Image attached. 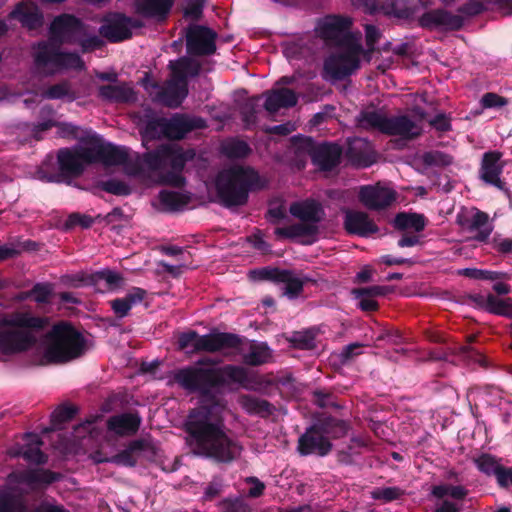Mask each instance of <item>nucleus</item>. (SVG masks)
<instances>
[{"label": "nucleus", "instance_id": "nucleus-17", "mask_svg": "<svg viewBox=\"0 0 512 512\" xmlns=\"http://www.w3.org/2000/svg\"><path fill=\"white\" fill-rule=\"evenodd\" d=\"M139 26L138 21L122 14H110L105 17L99 32L109 41L118 42L129 38L132 35V30Z\"/></svg>", "mask_w": 512, "mask_h": 512}, {"label": "nucleus", "instance_id": "nucleus-57", "mask_svg": "<svg viewBox=\"0 0 512 512\" xmlns=\"http://www.w3.org/2000/svg\"><path fill=\"white\" fill-rule=\"evenodd\" d=\"M353 294L355 297H359V296L375 297V296L383 295L384 288L380 287V286H373V287H369V288H359V289H354Z\"/></svg>", "mask_w": 512, "mask_h": 512}, {"label": "nucleus", "instance_id": "nucleus-1", "mask_svg": "<svg viewBox=\"0 0 512 512\" xmlns=\"http://www.w3.org/2000/svg\"><path fill=\"white\" fill-rule=\"evenodd\" d=\"M194 157L192 150L184 151L177 143L161 145L141 159L125 147L104 142L96 135L88 136L78 147L62 149L58 153L61 172L67 176L79 175L86 165L102 162L106 166H122L128 175L139 176L147 185L184 183L181 172L186 161Z\"/></svg>", "mask_w": 512, "mask_h": 512}, {"label": "nucleus", "instance_id": "nucleus-62", "mask_svg": "<svg viewBox=\"0 0 512 512\" xmlns=\"http://www.w3.org/2000/svg\"><path fill=\"white\" fill-rule=\"evenodd\" d=\"M365 32L367 45L370 47V49H373V46L379 37V31L375 26L367 25Z\"/></svg>", "mask_w": 512, "mask_h": 512}, {"label": "nucleus", "instance_id": "nucleus-46", "mask_svg": "<svg viewBox=\"0 0 512 512\" xmlns=\"http://www.w3.org/2000/svg\"><path fill=\"white\" fill-rule=\"evenodd\" d=\"M52 295L53 287L50 284H37L30 292L31 298L39 304L50 302Z\"/></svg>", "mask_w": 512, "mask_h": 512}, {"label": "nucleus", "instance_id": "nucleus-36", "mask_svg": "<svg viewBox=\"0 0 512 512\" xmlns=\"http://www.w3.org/2000/svg\"><path fill=\"white\" fill-rule=\"evenodd\" d=\"M146 292L141 288L131 289L125 297L111 301V308L120 317H125L132 307L142 302Z\"/></svg>", "mask_w": 512, "mask_h": 512}, {"label": "nucleus", "instance_id": "nucleus-19", "mask_svg": "<svg viewBox=\"0 0 512 512\" xmlns=\"http://www.w3.org/2000/svg\"><path fill=\"white\" fill-rule=\"evenodd\" d=\"M465 495L466 491L461 486H434L432 496L437 500L435 504L436 512H457L459 510L457 502L462 500Z\"/></svg>", "mask_w": 512, "mask_h": 512}, {"label": "nucleus", "instance_id": "nucleus-15", "mask_svg": "<svg viewBox=\"0 0 512 512\" xmlns=\"http://www.w3.org/2000/svg\"><path fill=\"white\" fill-rule=\"evenodd\" d=\"M249 277L254 280L275 279L282 283V291L285 296L292 299L302 291L303 284L308 278H301L290 271H278L259 269L250 271Z\"/></svg>", "mask_w": 512, "mask_h": 512}, {"label": "nucleus", "instance_id": "nucleus-40", "mask_svg": "<svg viewBox=\"0 0 512 512\" xmlns=\"http://www.w3.org/2000/svg\"><path fill=\"white\" fill-rule=\"evenodd\" d=\"M138 449H139V445L137 443H132L126 450L113 456L112 458L102 457L97 452L92 456V459L96 463L115 462L117 464H121V465H125V466H133L136 462V459L133 454Z\"/></svg>", "mask_w": 512, "mask_h": 512}, {"label": "nucleus", "instance_id": "nucleus-26", "mask_svg": "<svg viewBox=\"0 0 512 512\" xmlns=\"http://www.w3.org/2000/svg\"><path fill=\"white\" fill-rule=\"evenodd\" d=\"M23 443L19 447L12 448L10 455L22 456L29 462L43 463L45 456L40 450L42 444L40 437L37 434L29 433L23 437Z\"/></svg>", "mask_w": 512, "mask_h": 512}, {"label": "nucleus", "instance_id": "nucleus-31", "mask_svg": "<svg viewBox=\"0 0 512 512\" xmlns=\"http://www.w3.org/2000/svg\"><path fill=\"white\" fill-rule=\"evenodd\" d=\"M241 342L245 344V349L242 353H236V355H241L246 364L261 365L272 358V352L265 343H251L243 339H241Z\"/></svg>", "mask_w": 512, "mask_h": 512}, {"label": "nucleus", "instance_id": "nucleus-11", "mask_svg": "<svg viewBox=\"0 0 512 512\" xmlns=\"http://www.w3.org/2000/svg\"><path fill=\"white\" fill-rule=\"evenodd\" d=\"M171 79L156 95V99L169 107H177L187 95V78L198 74L199 64L189 58L170 62Z\"/></svg>", "mask_w": 512, "mask_h": 512}, {"label": "nucleus", "instance_id": "nucleus-13", "mask_svg": "<svg viewBox=\"0 0 512 512\" xmlns=\"http://www.w3.org/2000/svg\"><path fill=\"white\" fill-rule=\"evenodd\" d=\"M204 126L201 119L176 115L170 119L157 118L150 121L144 130V139L165 136L171 139H180L194 128Z\"/></svg>", "mask_w": 512, "mask_h": 512}, {"label": "nucleus", "instance_id": "nucleus-14", "mask_svg": "<svg viewBox=\"0 0 512 512\" xmlns=\"http://www.w3.org/2000/svg\"><path fill=\"white\" fill-rule=\"evenodd\" d=\"M351 21L340 16H327L320 20L316 26L317 35L325 43L337 47L346 46L348 41L360 43V37L349 33Z\"/></svg>", "mask_w": 512, "mask_h": 512}, {"label": "nucleus", "instance_id": "nucleus-6", "mask_svg": "<svg viewBox=\"0 0 512 512\" xmlns=\"http://www.w3.org/2000/svg\"><path fill=\"white\" fill-rule=\"evenodd\" d=\"M43 363H63L79 357L84 350L81 334L70 324H55L42 342Z\"/></svg>", "mask_w": 512, "mask_h": 512}, {"label": "nucleus", "instance_id": "nucleus-2", "mask_svg": "<svg viewBox=\"0 0 512 512\" xmlns=\"http://www.w3.org/2000/svg\"><path fill=\"white\" fill-rule=\"evenodd\" d=\"M223 412L224 405L214 395L204 393L199 407L189 414L187 428L195 454L230 462L241 454L242 446L226 434Z\"/></svg>", "mask_w": 512, "mask_h": 512}, {"label": "nucleus", "instance_id": "nucleus-61", "mask_svg": "<svg viewBox=\"0 0 512 512\" xmlns=\"http://www.w3.org/2000/svg\"><path fill=\"white\" fill-rule=\"evenodd\" d=\"M359 306L364 311H372L377 308V302L371 296H359Z\"/></svg>", "mask_w": 512, "mask_h": 512}, {"label": "nucleus", "instance_id": "nucleus-10", "mask_svg": "<svg viewBox=\"0 0 512 512\" xmlns=\"http://www.w3.org/2000/svg\"><path fill=\"white\" fill-rule=\"evenodd\" d=\"M362 58H367L361 43L348 41L346 46L337 47L324 61L323 77L329 81L344 79L360 67Z\"/></svg>", "mask_w": 512, "mask_h": 512}, {"label": "nucleus", "instance_id": "nucleus-45", "mask_svg": "<svg viewBox=\"0 0 512 512\" xmlns=\"http://www.w3.org/2000/svg\"><path fill=\"white\" fill-rule=\"evenodd\" d=\"M201 336L197 333L190 331L182 333L178 338V346L186 353H193L200 351Z\"/></svg>", "mask_w": 512, "mask_h": 512}, {"label": "nucleus", "instance_id": "nucleus-35", "mask_svg": "<svg viewBox=\"0 0 512 512\" xmlns=\"http://www.w3.org/2000/svg\"><path fill=\"white\" fill-rule=\"evenodd\" d=\"M212 387L219 383H239L243 384L248 376L247 371L243 367L227 365L219 369H211Z\"/></svg>", "mask_w": 512, "mask_h": 512}, {"label": "nucleus", "instance_id": "nucleus-50", "mask_svg": "<svg viewBox=\"0 0 512 512\" xmlns=\"http://www.w3.org/2000/svg\"><path fill=\"white\" fill-rule=\"evenodd\" d=\"M292 342L302 349H311L315 346L314 336L311 332H299L294 334Z\"/></svg>", "mask_w": 512, "mask_h": 512}, {"label": "nucleus", "instance_id": "nucleus-49", "mask_svg": "<svg viewBox=\"0 0 512 512\" xmlns=\"http://www.w3.org/2000/svg\"><path fill=\"white\" fill-rule=\"evenodd\" d=\"M105 191L115 195H129L131 188L124 182L119 180H109L103 184Z\"/></svg>", "mask_w": 512, "mask_h": 512}, {"label": "nucleus", "instance_id": "nucleus-33", "mask_svg": "<svg viewBox=\"0 0 512 512\" xmlns=\"http://www.w3.org/2000/svg\"><path fill=\"white\" fill-rule=\"evenodd\" d=\"M140 422L141 419L137 414L125 413L111 417L108 421V429L117 435H130L138 430Z\"/></svg>", "mask_w": 512, "mask_h": 512}, {"label": "nucleus", "instance_id": "nucleus-8", "mask_svg": "<svg viewBox=\"0 0 512 512\" xmlns=\"http://www.w3.org/2000/svg\"><path fill=\"white\" fill-rule=\"evenodd\" d=\"M425 114L420 108H415L411 115L387 117L379 111L364 112L360 118V126L375 128L391 135L403 138H413L422 132V122Z\"/></svg>", "mask_w": 512, "mask_h": 512}, {"label": "nucleus", "instance_id": "nucleus-58", "mask_svg": "<svg viewBox=\"0 0 512 512\" xmlns=\"http://www.w3.org/2000/svg\"><path fill=\"white\" fill-rule=\"evenodd\" d=\"M482 10V3L478 0H470L460 11L463 15H475Z\"/></svg>", "mask_w": 512, "mask_h": 512}, {"label": "nucleus", "instance_id": "nucleus-30", "mask_svg": "<svg viewBox=\"0 0 512 512\" xmlns=\"http://www.w3.org/2000/svg\"><path fill=\"white\" fill-rule=\"evenodd\" d=\"M89 283L100 293L110 292L124 285L122 276L112 270H103L92 274Z\"/></svg>", "mask_w": 512, "mask_h": 512}, {"label": "nucleus", "instance_id": "nucleus-22", "mask_svg": "<svg viewBox=\"0 0 512 512\" xmlns=\"http://www.w3.org/2000/svg\"><path fill=\"white\" fill-rule=\"evenodd\" d=\"M420 24L427 28L458 29L463 24V15H452L444 10L430 11L420 18Z\"/></svg>", "mask_w": 512, "mask_h": 512}, {"label": "nucleus", "instance_id": "nucleus-25", "mask_svg": "<svg viewBox=\"0 0 512 512\" xmlns=\"http://www.w3.org/2000/svg\"><path fill=\"white\" fill-rule=\"evenodd\" d=\"M175 380L185 389L198 390L204 388V382L212 386V372L211 369L187 368L177 372Z\"/></svg>", "mask_w": 512, "mask_h": 512}, {"label": "nucleus", "instance_id": "nucleus-41", "mask_svg": "<svg viewBox=\"0 0 512 512\" xmlns=\"http://www.w3.org/2000/svg\"><path fill=\"white\" fill-rule=\"evenodd\" d=\"M42 98L47 99H66L73 101L77 98V95L71 90L70 85L67 82L59 83L51 86L41 93Z\"/></svg>", "mask_w": 512, "mask_h": 512}, {"label": "nucleus", "instance_id": "nucleus-18", "mask_svg": "<svg viewBox=\"0 0 512 512\" xmlns=\"http://www.w3.org/2000/svg\"><path fill=\"white\" fill-rule=\"evenodd\" d=\"M457 223L466 230L478 231L475 239L478 241H486L493 227L488 222V215L476 208H464L457 215Z\"/></svg>", "mask_w": 512, "mask_h": 512}, {"label": "nucleus", "instance_id": "nucleus-42", "mask_svg": "<svg viewBox=\"0 0 512 512\" xmlns=\"http://www.w3.org/2000/svg\"><path fill=\"white\" fill-rule=\"evenodd\" d=\"M395 225L401 229L421 231L425 227V220L422 215L402 213L395 218Z\"/></svg>", "mask_w": 512, "mask_h": 512}, {"label": "nucleus", "instance_id": "nucleus-60", "mask_svg": "<svg viewBox=\"0 0 512 512\" xmlns=\"http://www.w3.org/2000/svg\"><path fill=\"white\" fill-rule=\"evenodd\" d=\"M430 124L439 131H447L450 129V121L444 114L437 115Z\"/></svg>", "mask_w": 512, "mask_h": 512}, {"label": "nucleus", "instance_id": "nucleus-23", "mask_svg": "<svg viewBox=\"0 0 512 512\" xmlns=\"http://www.w3.org/2000/svg\"><path fill=\"white\" fill-rule=\"evenodd\" d=\"M353 5L363 7L369 12H374L383 7L386 13L398 18H406L412 14L413 10L407 0H390L385 6L381 5L380 0H351Z\"/></svg>", "mask_w": 512, "mask_h": 512}, {"label": "nucleus", "instance_id": "nucleus-5", "mask_svg": "<svg viewBox=\"0 0 512 512\" xmlns=\"http://www.w3.org/2000/svg\"><path fill=\"white\" fill-rule=\"evenodd\" d=\"M262 185L263 183L255 170L242 166L223 169L214 181L219 201L228 207L244 204L248 197V191Z\"/></svg>", "mask_w": 512, "mask_h": 512}, {"label": "nucleus", "instance_id": "nucleus-4", "mask_svg": "<svg viewBox=\"0 0 512 512\" xmlns=\"http://www.w3.org/2000/svg\"><path fill=\"white\" fill-rule=\"evenodd\" d=\"M44 324L43 318L28 311L0 315V361L30 349Z\"/></svg>", "mask_w": 512, "mask_h": 512}, {"label": "nucleus", "instance_id": "nucleus-52", "mask_svg": "<svg viewBox=\"0 0 512 512\" xmlns=\"http://www.w3.org/2000/svg\"><path fill=\"white\" fill-rule=\"evenodd\" d=\"M465 274L468 277L474 279H485V280H496L501 276V273L489 271V270H479V269H467Z\"/></svg>", "mask_w": 512, "mask_h": 512}, {"label": "nucleus", "instance_id": "nucleus-47", "mask_svg": "<svg viewBox=\"0 0 512 512\" xmlns=\"http://www.w3.org/2000/svg\"><path fill=\"white\" fill-rule=\"evenodd\" d=\"M478 469L486 474H494L495 476L500 469L499 463L495 458L489 455H482L476 460Z\"/></svg>", "mask_w": 512, "mask_h": 512}, {"label": "nucleus", "instance_id": "nucleus-7", "mask_svg": "<svg viewBox=\"0 0 512 512\" xmlns=\"http://www.w3.org/2000/svg\"><path fill=\"white\" fill-rule=\"evenodd\" d=\"M56 479L54 473L42 469L12 473L8 478V489L0 493V512H25L22 492Z\"/></svg>", "mask_w": 512, "mask_h": 512}, {"label": "nucleus", "instance_id": "nucleus-55", "mask_svg": "<svg viewBox=\"0 0 512 512\" xmlns=\"http://www.w3.org/2000/svg\"><path fill=\"white\" fill-rule=\"evenodd\" d=\"M460 353L463 354V356L466 357L467 360L469 361H474L479 363L480 365H485L484 356L480 352L474 350L471 347L462 346L460 348Z\"/></svg>", "mask_w": 512, "mask_h": 512}, {"label": "nucleus", "instance_id": "nucleus-16", "mask_svg": "<svg viewBox=\"0 0 512 512\" xmlns=\"http://www.w3.org/2000/svg\"><path fill=\"white\" fill-rule=\"evenodd\" d=\"M245 344L241 338L229 333H211L201 336L200 351L221 352L224 355H236L242 353Z\"/></svg>", "mask_w": 512, "mask_h": 512}, {"label": "nucleus", "instance_id": "nucleus-27", "mask_svg": "<svg viewBox=\"0 0 512 512\" xmlns=\"http://www.w3.org/2000/svg\"><path fill=\"white\" fill-rule=\"evenodd\" d=\"M298 97L295 92L287 88H274L266 93L264 107L269 113H275L282 108L296 105Z\"/></svg>", "mask_w": 512, "mask_h": 512}, {"label": "nucleus", "instance_id": "nucleus-54", "mask_svg": "<svg viewBox=\"0 0 512 512\" xmlns=\"http://www.w3.org/2000/svg\"><path fill=\"white\" fill-rule=\"evenodd\" d=\"M493 247L501 253L512 252V239L495 236L492 240Z\"/></svg>", "mask_w": 512, "mask_h": 512}, {"label": "nucleus", "instance_id": "nucleus-59", "mask_svg": "<svg viewBox=\"0 0 512 512\" xmlns=\"http://www.w3.org/2000/svg\"><path fill=\"white\" fill-rule=\"evenodd\" d=\"M361 345L358 343L350 344L346 346L341 354L340 357L342 358V363H345L346 361L350 360L353 355H357L360 353Z\"/></svg>", "mask_w": 512, "mask_h": 512}, {"label": "nucleus", "instance_id": "nucleus-21", "mask_svg": "<svg viewBox=\"0 0 512 512\" xmlns=\"http://www.w3.org/2000/svg\"><path fill=\"white\" fill-rule=\"evenodd\" d=\"M360 201L369 209L378 210L390 205L396 198L395 192L388 186H364L359 192Z\"/></svg>", "mask_w": 512, "mask_h": 512}, {"label": "nucleus", "instance_id": "nucleus-24", "mask_svg": "<svg viewBox=\"0 0 512 512\" xmlns=\"http://www.w3.org/2000/svg\"><path fill=\"white\" fill-rule=\"evenodd\" d=\"M501 153L488 152L485 153L481 165V178L488 184L494 185L499 189H503V183L500 175L503 170V164L500 162Z\"/></svg>", "mask_w": 512, "mask_h": 512}, {"label": "nucleus", "instance_id": "nucleus-39", "mask_svg": "<svg viewBox=\"0 0 512 512\" xmlns=\"http://www.w3.org/2000/svg\"><path fill=\"white\" fill-rule=\"evenodd\" d=\"M485 311L512 318V299H501L493 294L486 295Z\"/></svg>", "mask_w": 512, "mask_h": 512}, {"label": "nucleus", "instance_id": "nucleus-12", "mask_svg": "<svg viewBox=\"0 0 512 512\" xmlns=\"http://www.w3.org/2000/svg\"><path fill=\"white\" fill-rule=\"evenodd\" d=\"M347 425L340 420H329L324 424H316L308 429L298 441V450L302 455H326L331 450L329 438L345 435Z\"/></svg>", "mask_w": 512, "mask_h": 512}, {"label": "nucleus", "instance_id": "nucleus-44", "mask_svg": "<svg viewBox=\"0 0 512 512\" xmlns=\"http://www.w3.org/2000/svg\"><path fill=\"white\" fill-rule=\"evenodd\" d=\"M508 104V100L496 93H485L480 99V109H476L471 113L478 116L483 113L484 109L499 108Z\"/></svg>", "mask_w": 512, "mask_h": 512}, {"label": "nucleus", "instance_id": "nucleus-28", "mask_svg": "<svg viewBox=\"0 0 512 512\" xmlns=\"http://www.w3.org/2000/svg\"><path fill=\"white\" fill-rule=\"evenodd\" d=\"M345 228L348 232L360 236H369L378 230L377 226L369 219L368 215L359 211L346 212Z\"/></svg>", "mask_w": 512, "mask_h": 512}, {"label": "nucleus", "instance_id": "nucleus-9", "mask_svg": "<svg viewBox=\"0 0 512 512\" xmlns=\"http://www.w3.org/2000/svg\"><path fill=\"white\" fill-rule=\"evenodd\" d=\"M289 211L301 223L275 230L278 237L298 239L303 243H312L318 231V222L322 218L321 206L313 200L298 201L291 204Z\"/></svg>", "mask_w": 512, "mask_h": 512}, {"label": "nucleus", "instance_id": "nucleus-38", "mask_svg": "<svg viewBox=\"0 0 512 512\" xmlns=\"http://www.w3.org/2000/svg\"><path fill=\"white\" fill-rule=\"evenodd\" d=\"M190 196L182 191L162 190L159 193V202L164 210L174 211L185 207Z\"/></svg>", "mask_w": 512, "mask_h": 512}, {"label": "nucleus", "instance_id": "nucleus-51", "mask_svg": "<svg viewBox=\"0 0 512 512\" xmlns=\"http://www.w3.org/2000/svg\"><path fill=\"white\" fill-rule=\"evenodd\" d=\"M400 490L395 487L381 488L372 492V496L375 499H383L385 501H391L398 498Z\"/></svg>", "mask_w": 512, "mask_h": 512}, {"label": "nucleus", "instance_id": "nucleus-63", "mask_svg": "<svg viewBox=\"0 0 512 512\" xmlns=\"http://www.w3.org/2000/svg\"><path fill=\"white\" fill-rule=\"evenodd\" d=\"M295 130V126L292 123H285L281 125H276L268 129L270 133H277L281 135H287Z\"/></svg>", "mask_w": 512, "mask_h": 512}, {"label": "nucleus", "instance_id": "nucleus-32", "mask_svg": "<svg viewBox=\"0 0 512 512\" xmlns=\"http://www.w3.org/2000/svg\"><path fill=\"white\" fill-rule=\"evenodd\" d=\"M341 149L336 144L318 146L312 154L313 162L323 170L334 167L340 159Z\"/></svg>", "mask_w": 512, "mask_h": 512}, {"label": "nucleus", "instance_id": "nucleus-29", "mask_svg": "<svg viewBox=\"0 0 512 512\" xmlns=\"http://www.w3.org/2000/svg\"><path fill=\"white\" fill-rule=\"evenodd\" d=\"M11 17L17 18L23 26L34 29L42 24L43 16L37 5L32 1H25L16 6Z\"/></svg>", "mask_w": 512, "mask_h": 512}, {"label": "nucleus", "instance_id": "nucleus-56", "mask_svg": "<svg viewBox=\"0 0 512 512\" xmlns=\"http://www.w3.org/2000/svg\"><path fill=\"white\" fill-rule=\"evenodd\" d=\"M497 482L503 487L512 485V467L503 468L500 467L496 475Z\"/></svg>", "mask_w": 512, "mask_h": 512}, {"label": "nucleus", "instance_id": "nucleus-64", "mask_svg": "<svg viewBox=\"0 0 512 512\" xmlns=\"http://www.w3.org/2000/svg\"><path fill=\"white\" fill-rule=\"evenodd\" d=\"M34 512H69L64 507L59 505H43L36 509Z\"/></svg>", "mask_w": 512, "mask_h": 512}, {"label": "nucleus", "instance_id": "nucleus-43", "mask_svg": "<svg viewBox=\"0 0 512 512\" xmlns=\"http://www.w3.org/2000/svg\"><path fill=\"white\" fill-rule=\"evenodd\" d=\"M222 152L229 158H243L250 152V148L244 141L230 139L222 144Z\"/></svg>", "mask_w": 512, "mask_h": 512}, {"label": "nucleus", "instance_id": "nucleus-34", "mask_svg": "<svg viewBox=\"0 0 512 512\" xmlns=\"http://www.w3.org/2000/svg\"><path fill=\"white\" fill-rule=\"evenodd\" d=\"M173 0H137L136 12L144 17L163 19L169 12Z\"/></svg>", "mask_w": 512, "mask_h": 512}, {"label": "nucleus", "instance_id": "nucleus-20", "mask_svg": "<svg viewBox=\"0 0 512 512\" xmlns=\"http://www.w3.org/2000/svg\"><path fill=\"white\" fill-rule=\"evenodd\" d=\"M187 49L191 54H211L215 50V33L202 26H192L187 32Z\"/></svg>", "mask_w": 512, "mask_h": 512}, {"label": "nucleus", "instance_id": "nucleus-48", "mask_svg": "<svg viewBox=\"0 0 512 512\" xmlns=\"http://www.w3.org/2000/svg\"><path fill=\"white\" fill-rule=\"evenodd\" d=\"M422 159L427 165H448L451 163V157L439 151L427 152L422 156Z\"/></svg>", "mask_w": 512, "mask_h": 512}, {"label": "nucleus", "instance_id": "nucleus-3", "mask_svg": "<svg viewBox=\"0 0 512 512\" xmlns=\"http://www.w3.org/2000/svg\"><path fill=\"white\" fill-rule=\"evenodd\" d=\"M81 24L73 16L61 15L50 26V42L39 43L34 48L36 69L45 75H52L68 69H81L83 62L75 53L58 51L53 42H70L78 40Z\"/></svg>", "mask_w": 512, "mask_h": 512}, {"label": "nucleus", "instance_id": "nucleus-53", "mask_svg": "<svg viewBox=\"0 0 512 512\" xmlns=\"http://www.w3.org/2000/svg\"><path fill=\"white\" fill-rule=\"evenodd\" d=\"M246 482L247 484L250 485V488L248 490V495L250 497L256 498L263 494L265 484L261 482L259 479L255 477H250L246 479Z\"/></svg>", "mask_w": 512, "mask_h": 512}, {"label": "nucleus", "instance_id": "nucleus-37", "mask_svg": "<svg viewBox=\"0 0 512 512\" xmlns=\"http://www.w3.org/2000/svg\"><path fill=\"white\" fill-rule=\"evenodd\" d=\"M101 98L115 102H129L135 100L133 88L128 84L106 85L99 88Z\"/></svg>", "mask_w": 512, "mask_h": 512}]
</instances>
